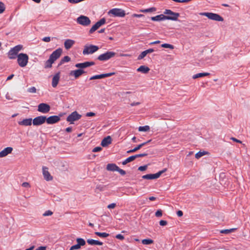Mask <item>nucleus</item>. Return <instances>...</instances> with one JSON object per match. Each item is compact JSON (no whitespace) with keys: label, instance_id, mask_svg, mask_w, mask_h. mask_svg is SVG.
Wrapping results in <instances>:
<instances>
[{"label":"nucleus","instance_id":"f257e3e1","mask_svg":"<svg viewBox=\"0 0 250 250\" xmlns=\"http://www.w3.org/2000/svg\"><path fill=\"white\" fill-rule=\"evenodd\" d=\"M62 53V49L61 48H59L50 55L48 60H47L44 63V68H49L52 67V64L59 59L61 56Z\"/></svg>","mask_w":250,"mask_h":250},{"label":"nucleus","instance_id":"f03ea898","mask_svg":"<svg viewBox=\"0 0 250 250\" xmlns=\"http://www.w3.org/2000/svg\"><path fill=\"white\" fill-rule=\"evenodd\" d=\"M99 48L98 46L92 44H86L84 46L83 50V54L87 55L93 54L99 50Z\"/></svg>","mask_w":250,"mask_h":250},{"label":"nucleus","instance_id":"7ed1b4c3","mask_svg":"<svg viewBox=\"0 0 250 250\" xmlns=\"http://www.w3.org/2000/svg\"><path fill=\"white\" fill-rule=\"evenodd\" d=\"M29 57L26 54L20 53L17 56V62L20 66L25 67L28 62Z\"/></svg>","mask_w":250,"mask_h":250},{"label":"nucleus","instance_id":"20e7f679","mask_svg":"<svg viewBox=\"0 0 250 250\" xmlns=\"http://www.w3.org/2000/svg\"><path fill=\"white\" fill-rule=\"evenodd\" d=\"M22 45H18L11 48L8 52V56L10 59H14L18 56V54L22 49Z\"/></svg>","mask_w":250,"mask_h":250},{"label":"nucleus","instance_id":"39448f33","mask_svg":"<svg viewBox=\"0 0 250 250\" xmlns=\"http://www.w3.org/2000/svg\"><path fill=\"white\" fill-rule=\"evenodd\" d=\"M199 14L202 16H205L208 17L209 19L215 21H222L224 20L223 18L221 16L215 13L210 12H203L200 13Z\"/></svg>","mask_w":250,"mask_h":250},{"label":"nucleus","instance_id":"423d86ee","mask_svg":"<svg viewBox=\"0 0 250 250\" xmlns=\"http://www.w3.org/2000/svg\"><path fill=\"white\" fill-rule=\"evenodd\" d=\"M116 53L113 51H107L103 54L100 55L97 59L100 61H106L114 57Z\"/></svg>","mask_w":250,"mask_h":250},{"label":"nucleus","instance_id":"0eeeda50","mask_svg":"<svg viewBox=\"0 0 250 250\" xmlns=\"http://www.w3.org/2000/svg\"><path fill=\"white\" fill-rule=\"evenodd\" d=\"M108 15L117 17H124L125 15V12L124 10L116 8L110 10L108 11Z\"/></svg>","mask_w":250,"mask_h":250},{"label":"nucleus","instance_id":"6e6552de","mask_svg":"<svg viewBox=\"0 0 250 250\" xmlns=\"http://www.w3.org/2000/svg\"><path fill=\"white\" fill-rule=\"evenodd\" d=\"M165 15L166 20H169L172 21L177 20L178 17L180 16V14L178 13H175L169 9H166L164 12Z\"/></svg>","mask_w":250,"mask_h":250},{"label":"nucleus","instance_id":"1a4fd4ad","mask_svg":"<svg viewBox=\"0 0 250 250\" xmlns=\"http://www.w3.org/2000/svg\"><path fill=\"white\" fill-rule=\"evenodd\" d=\"M77 22L84 26H87L91 23L89 18L85 16L81 15L76 20Z\"/></svg>","mask_w":250,"mask_h":250},{"label":"nucleus","instance_id":"9d476101","mask_svg":"<svg viewBox=\"0 0 250 250\" xmlns=\"http://www.w3.org/2000/svg\"><path fill=\"white\" fill-rule=\"evenodd\" d=\"M82 115L79 114L77 111L72 112L66 119V121L70 124H74V122L81 119Z\"/></svg>","mask_w":250,"mask_h":250},{"label":"nucleus","instance_id":"9b49d317","mask_svg":"<svg viewBox=\"0 0 250 250\" xmlns=\"http://www.w3.org/2000/svg\"><path fill=\"white\" fill-rule=\"evenodd\" d=\"M167 171V169L165 168L161 171H159L158 172L155 173V174H146L145 175H143L142 176V178L144 179H147V180H152V179H155L158 178L161 175Z\"/></svg>","mask_w":250,"mask_h":250},{"label":"nucleus","instance_id":"f8f14e48","mask_svg":"<svg viewBox=\"0 0 250 250\" xmlns=\"http://www.w3.org/2000/svg\"><path fill=\"white\" fill-rule=\"evenodd\" d=\"M106 21L104 18L101 19L99 21H97L89 30V33L92 34L96 30H97L100 27L105 23Z\"/></svg>","mask_w":250,"mask_h":250},{"label":"nucleus","instance_id":"ddd939ff","mask_svg":"<svg viewBox=\"0 0 250 250\" xmlns=\"http://www.w3.org/2000/svg\"><path fill=\"white\" fill-rule=\"evenodd\" d=\"M50 110V106L49 104L45 103H41L38 105V111L43 113H48Z\"/></svg>","mask_w":250,"mask_h":250},{"label":"nucleus","instance_id":"4468645a","mask_svg":"<svg viewBox=\"0 0 250 250\" xmlns=\"http://www.w3.org/2000/svg\"><path fill=\"white\" fill-rule=\"evenodd\" d=\"M95 62H85L82 63H78L75 64V67L79 69H83V68L94 65Z\"/></svg>","mask_w":250,"mask_h":250},{"label":"nucleus","instance_id":"2eb2a0df","mask_svg":"<svg viewBox=\"0 0 250 250\" xmlns=\"http://www.w3.org/2000/svg\"><path fill=\"white\" fill-rule=\"evenodd\" d=\"M46 120L45 116H38L33 120V125H40L44 124Z\"/></svg>","mask_w":250,"mask_h":250},{"label":"nucleus","instance_id":"dca6fc26","mask_svg":"<svg viewBox=\"0 0 250 250\" xmlns=\"http://www.w3.org/2000/svg\"><path fill=\"white\" fill-rule=\"evenodd\" d=\"M60 120V116L54 115L46 118V122L48 124H54L58 123Z\"/></svg>","mask_w":250,"mask_h":250},{"label":"nucleus","instance_id":"f3484780","mask_svg":"<svg viewBox=\"0 0 250 250\" xmlns=\"http://www.w3.org/2000/svg\"><path fill=\"white\" fill-rule=\"evenodd\" d=\"M115 74V72H111L108 73L102 74L100 75H94L90 78V80L100 79L104 78L106 77H110L112 75H114Z\"/></svg>","mask_w":250,"mask_h":250},{"label":"nucleus","instance_id":"a211bd4d","mask_svg":"<svg viewBox=\"0 0 250 250\" xmlns=\"http://www.w3.org/2000/svg\"><path fill=\"white\" fill-rule=\"evenodd\" d=\"M84 73H85V72L83 69H78L71 71L70 75L74 76L75 79H77Z\"/></svg>","mask_w":250,"mask_h":250},{"label":"nucleus","instance_id":"6ab92c4d","mask_svg":"<svg viewBox=\"0 0 250 250\" xmlns=\"http://www.w3.org/2000/svg\"><path fill=\"white\" fill-rule=\"evenodd\" d=\"M42 173L44 178L47 181H51L53 179L52 176L50 175L48 170V168L45 167H42Z\"/></svg>","mask_w":250,"mask_h":250},{"label":"nucleus","instance_id":"aec40b11","mask_svg":"<svg viewBox=\"0 0 250 250\" xmlns=\"http://www.w3.org/2000/svg\"><path fill=\"white\" fill-rule=\"evenodd\" d=\"M13 148L12 147H7L0 151V158H3L7 156L9 154L12 153Z\"/></svg>","mask_w":250,"mask_h":250},{"label":"nucleus","instance_id":"412c9836","mask_svg":"<svg viewBox=\"0 0 250 250\" xmlns=\"http://www.w3.org/2000/svg\"><path fill=\"white\" fill-rule=\"evenodd\" d=\"M75 43V41L71 39H67L64 41V46L66 50H68L73 46Z\"/></svg>","mask_w":250,"mask_h":250},{"label":"nucleus","instance_id":"4be33fe9","mask_svg":"<svg viewBox=\"0 0 250 250\" xmlns=\"http://www.w3.org/2000/svg\"><path fill=\"white\" fill-rule=\"evenodd\" d=\"M60 76L59 73L56 74L53 76V79H52V86L53 87H56L57 86V85H58V83L60 80Z\"/></svg>","mask_w":250,"mask_h":250},{"label":"nucleus","instance_id":"5701e85b","mask_svg":"<svg viewBox=\"0 0 250 250\" xmlns=\"http://www.w3.org/2000/svg\"><path fill=\"white\" fill-rule=\"evenodd\" d=\"M111 138L110 136H108L104 138L101 142V145L103 147H105L107 146L108 145L111 143Z\"/></svg>","mask_w":250,"mask_h":250},{"label":"nucleus","instance_id":"b1692460","mask_svg":"<svg viewBox=\"0 0 250 250\" xmlns=\"http://www.w3.org/2000/svg\"><path fill=\"white\" fill-rule=\"evenodd\" d=\"M118 167L115 164H108L106 166V169L108 171H117Z\"/></svg>","mask_w":250,"mask_h":250},{"label":"nucleus","instance_id":"393cba45","mask_svg":"<svg viewBox=\"0 0 250 250\" xmlns=\"http://www.w3.org/2000/svg\"><path fill=\"white\" fill-rule=\"evenodd\" d=\"M151 19L153 21H160L166 20L165 15L163 14H161L159 15H157L155 17H152L151 18Z\"/></svg>","mask_w":250,"mask_h":250},{"label":"nucleus","instance_id":"a878e982","mask_svg":"<svg viewBox=\"0 0 250 250\" xmlns=\"http://www.w3.org/2000/svg\"><path fill=\"white\" fill-rule=\"evenodd\" d=\"M87 243L90 245H100L102 246L103 244V243L98 240H95L93 239H88L87 240Z\"/></svg>","mask_w":250,"mask_h":250},{"label":"nucleus","instance_id":"bb28decb","mask_svg":"<svg viewBox=\"0 0 250 250\" xmlns=\"http://www.w3.org/2000/svg\"><path fill=\"white\" fill-rule=\"evenodd\" d=\"M149 70V68L147 66L141 65L137 69V71L138 72H141L143 73L146 74L148 72Z\"/></svg>","mask_w":250,"mask_h":250},{"label":"nucleus","instance_id":"cd10ccee","mask_svg":"<svg viewBox=\"0 0 250 250\" xmlns=\"http://www.w3.org/2000/svg\"><path fill=\"white\" fill-rule=\"evenodd\" d=\"M210 74L208 72H204V73H199L196 74H195L192 76V78L193 79H196L199 78H201L205 76H209Z\"/></svg>","mask_w":250,"mask_h":250},{"label":"nucleus","instance_id":"c85d7f7f","mask_svg":"<svg viewBox=\"0 0 250 250\" xmlns=\"http://www.w3.org/2000/svg\"><path fill=\"white\" fill-rule=\"evenodd\" d=\"M32 119H24L21 122H19V124L20 125H32Z\"/></svg>","mask_w":250,"mask_h":250},{"label":"nucleus","instance_id":"c756f323","mask_svg":"<svg viewBox=\"0 0 250 250\" xmlns=\"http://www.w3.org/2000/svg\"><path fill=\"white\" fill-rule=\"evenodd\" d=\"M135 159V157L134 155L128 157L127 159H126L125 161H124L122 162V164L123 165H125L127 164V163L134 161Z\"/></svg>","mask_w":250,"mask_h":250},{"label":"nucleus","instance_id":"7c9ffc66","mask_svg":"<svg viewBox=\"0 0 250 250\" xmlns=\"http://www.w3.org/2000/svg\"><path fill=\"white\" fill-rule=\"evenodd\" d=\"M76 242L77 243V244L79 245L80 247L81 246H83L85 245V240L81 238H78L76 239Z\"/></svg>","mask_w":250,"mask_h":250},{"label":"nucleus","instance_id":"2f4dec72","mask_svg":"<svg viewBox=\"0 0 250 250\" xmlns=\"http://www.w3.org/2000/svg\"><path fill=\"white\" fill-rule=\"evenodd\" d=\"M70 58L69 56H64L63 58L61 60L59 66L62 65L64 62H68L70 61Z\"/></svg>","mask_w":250,"mask_h":250},{"label":"nucleus","instance_id":"473e14b6","mask_svg":"<svg viewBox=\"0 0 250 250\" xmlns=\"http://www.w3.org/2000/svg\"><path fill=\"white\" fill-rule=\"evenodd\" d=\"M95 234L97 236L103 237V238H105L109 236V234L107 233L106 232H95Z\"/></svg>","mask_w":250,"mask_h":250},{"label":"nucleus","instance_id":"72a5a7b5","mask_svg":"<svg viewBox=\"0 0 250 250\" xmlns=\"http://www.w3.org/2000/svg\"><path fill=\"white\" fill-rule=\"evenodd\" d=\"M144 245H150L153 243V240L150 239H145L142 241Z\"/></svg>","mask_w":250,"mask_h":250},{"label":"nucleus","instance_id":"f704fd0d","mask_svg":"<svg viewBox=\"0 0 250 250\" xmlns=\"http://www.w3.org/2000/svg\"><path fill=\"white\" fill-rule=\"evenodd\" d=\"M206 154H207V152L206 151H199L195 154V157L196 159H199Z\"/></svg>","mask_w":250,"mask_h":250},{"label":"nucleus","instance_id":"c9c22d12","mask_svg":"<svg viewBox=\"0 0 250 250\" xmlns=\"http://www.w3.org/2000/svg\"><path fill=\"white\" fill-rule=\"evenodd\" d=\"M235 229H223L220 231V232L222 233L228 234L233 232Z\"/></svg>","mask_w":250,"mask_h":250},{"label":"nucleus","instance_id":"e433bc0d","mask_svg":"<svg viewBox=\"0 0 250 250\" xmlns=\"http://www.w3.org/2000/svg\"><path fill=\"white\" fill-rule=\"evenodd\" d=\"M138 130L139 131H147L149 130V126H140Z\"/></svg>","mask_w":250,"mask_h":250},{"label":"nucleus","instance_id":"4c0bfd02","mask_svg":"<svg viewBox=\"0 0 250 250\" xmlns=\"http://www.w3.org/2000/svg\"><path fill=\"white\" fill-rule=\"evenodd\" d=\"M161 46L164 48H169L171 49H173L174 48V46L168 43L162 44Z\"/></svg>","mask_w":250,"mask_h":250},{"label":"nucleus","instance_id":"58836bf2","mask_svg":"<svg viewBox=\"0 0 250 250\" xmlns=\"http://www.w3.org/2000/svg\"><path fill=\"white\" fill-rule=\"evenodd\" d=\"M27 91L29 93H35L37 91V89L35 87L32 86L27 89Z\"/></svg>","mask_w":250,"mask_h":250},{"label":"nucleus","instance_id":"ea45409f","mask_svg":"<svg viewBox=\"0 0 250 250\" xmlns=\"http://www.w3.org/2000/svg\"><path fill=\"white\" fill-rule=\"evenodd\" d=\"M140 149V146H139V145H138L136 147H135L134 148H133V149H131V150L127 151V153H133V152H136V151L139 150Z\"/></svg>","mask_w":250,"mask_h":250},{"label":"nucleus","instance_id":"a19ab883","mask_svg":"<svg viewBox=\"0 0 250 250\" xmlns=\"http://www.w3.org/2000/svg\"><path fill=\"white\" fill-rule=\"evenodd\" d=\"M146 55L145 51H143L138 56V60H140L143 59Z\"/></svg>","mask_w":250,"mask_h":250},{"label":"nucleus","instance_id":"79ce46f5","mask_svg":"<svg viewBox=\"0 0 250 250\" xmlns=\"http://www.w3.org/2000/svg\"><path fill=\"white\" fill-rule=\"evenodd\" d=\"M53 214V212L51 210H47L42 215L43 216H51Z\"/></svg>","mask_w":250,"mask_h":250},{"label":"nucleus","instance_id":"37998d69","mask_svg":"<svg viewBox=\"0 0 250 250\" xmlns=\"http://www.w3.org/2000/svg\"><path fill=\"white\" fill-rule=\"evenodd\" d=\"M155 216L157 217H160L162 216V211L161 209H158L155 212Z\"/></svg>","mask_w":250,"mask_h":250},{"label":"nucleus","instance_id":"c03bdc74","mask_svg":"<svg viewBox=\"0 0 250 250\" xmlns=\"http://www.w3.org/2000/svg\"><path fill=\"white\" fill-rule=\"evenodd\" d=\"M5 10V7L4 4L0 2V14L2 13Z\"/></svg>","mask_w":250,"mask_h":250},{"label":"nucleus","instance_id":"a18cd8bd","mask_svg":"<svg viewBox=\"0 0 250 250\" xmlns=\"http://www.w3.org/2000/svg\"><path fill=\"white\" fill-rule=\"evenodd\" d=\"M81 247L78 244H76L71 247L69 250H78Z\"/></svg>","mask_w":250,"mask_h":250},{"label":"nucleus","instance_id":"49530a36","mask_svg":"<svg viewBox=\"0 0 250 250\" xmlns=\"http://www.w3.org/2000/svg\"><path fill=\"white\" fill-rule=\"evenodd\" d=\"M117 171L119 172L120 173V174L122 175H124L126 174V172L125 170L120 168L119 167L117 170Z\"/></svg>","mask_w":250,"mask_h":250},{"label":"nucleus","instance_id":"de8ad7c7","mask_svg":"<svg viewBox=\"0 0 250 250\" xmlns=\"http://www.w3.org/2000/svg\"><path fill=\"white\" fill-rule=\"evenodd\" d=\"M147 154L146 153H142V154H136L134 155V156L135 157V159H136L139 157L146 156H147Z\"/></svg>","mask_w":250,"mask_h":250},{"label":"nucleus","instance_id":"09e8293b","mask_svg":"<svg viewBox=\"0 0 250 250\" xmlns=\"http://www.w3.org/2000/svg\"><path fill=\"white\" fill-rule=\"evenodd\" d=\"M102 149V147L100 146H97L93 148L92 151L94 152H99Z\"/></svg>","mask_w":250,"mask_h":250},{"label":"nucleus","instance_id":"8fccbe9b","mask_svg":"<svg viewBox=\"0 0 250 250\" xmlns=\"http://www.w3.org/2000/svg\"><path fill=\"white\" fill-rule=\"evenodd\" d=\"M147 168V166H140L138 168V170L140 171H144L146 170Z\"/></svg>","mask_w":250,"mask_h":250},{"label":"nucleus","instance_id":"3c124183","mask_svg":"<svg viewBox=\"0 0 250 250\" xmlns=\"http://www.w3.org/2000/svg\"><path fill=\"white\" fill-rule=\"evenodd\" d=\"M159 224L161 226H166L167 225V221H165V220H161L160 222H159Z\"/></svg>","mask_w":250,"mask_h":250},{"label":"nucleus","instance_id":"603ef678","mask_svg":"<svg viewBox=\"0 0 250 250\" xmlns=\"http://www.w3.org/2000/svg\"><path fill=\"white\" fill-rule=\"evenodd\" d=\"M116 238L117 239L122 240L124 239V236L121 234H118L116 235Z\"/></svg>","mask_w":250,"mask_h":250},{"label":"nucleus","instance_id":"864d4df0","mask_svg":"<svg viewBox=\"0 0 250 250\" xmlns=\"http://www.w3.org/2000/svg\"><path fill=\"white\" fill-rule=\"evenodd\" d=\"M115 203H112L107 206V208L109 209L114 208L116 207Z\"/></svg>","mask_w":250,"mask_h":250},{"label":"nucleus","instance_id":"5fc2aeb1","mask_svg":"<svg viewBox=\"0 0 250 250\" xmlns=\"http://www.w3.org/2000/svg\"><path fill=\"white\" fill-rule=\"evenodd\" d=\"M21 186L23 187H24V188H30V185L28 183V182H23Z\"/></svg>","mask_w":250,"mask_h":250},{"label":"nucleus","instance_id":"6e6d98bb","mask_svg":"<svg viewBox=\"0 0 250 250\" xmlns=\"http://www.w3.org/2000/svg\"><path fill=\"white\" fill-rule=\"evenodd\" d=\"M42 41L45 42H49L50 41V37H45L42 39Z\"/></svg>","mask_w":250,"mask_h":250},{"label":"nucleus","instance_id":"4d7b16f0","mask_svg":"<svg viewBox=\"0 0 250 250\" xmlns=\"http://www.w3.org/2000/svg\"><path fill=\"white\" fill-rule=\"evenodd\" d=\"M35 250H46V247L41 246V247H38Z\"/></svg>","mask_w":250,"mask_h":250},{"label":"nucleus","instance_id":"13d9d810","mask_svg":"<svg viewBox=\"0 0 250 250\" xmlns=\"http://www.w3.org/2000/svg\"><path fill=\"white\" fill-rule=\"evenodd\" d=\"M145 51H146V54H147L148 53H151L154 52V50L152 48H150V49L145 50Z\"/></svg>","mask_w":250,"mask_h":250},{"label":"nucleus","instance_id":"bf43d9fd","mask_svg":"<svg viewBox=\"0 0 250 250\" xmlns=\"http://www.w3.org/2000/svg\"><path fill=\"white\" fill-rule=\"evenodd\" d=\"M231 140H233V141L234 142H236L237 143H242V142L239 140H238L237 139H236L235 138H234V137H231L230 138Z\"/></svg>","mask_w":250,"mask_h":250},{"label":"nucleus","instance_id":"052dcab7","mask_svg":"<svg viewBox=\"0 0 250 250\" xmlns=\"http://www.w3.org/2000/svg\"><path fill=\"white\" fill-rule=\"evenodd\" d=\"M177 215L179 216V217H181L183 216V211H181V210H178L177 212Z\"/></svg>","mask_w":250,"mask_h":250},{"label":"nucleus","instance_id":"680f3d73","mask_svg":"<svg viewBox=\"0 0 250 250\" xmlns=\"http://www.w3.org/2000/svg\"><path fill=\"white\" fill-rule=\"evenodd\" d=\"M95 115V114L93 112H88L86 114V116L87 117L93 116Z\"/></svg>","mask_w":250,"mask_h":250},{"label":"nucleus","instance_id":"e2e57ef3","mask_svg":"<svg viewBox=\"0 0 250 250\" xmlns=\"http://www.w3.org/2000/svg\"><path fill=\"white\" fill-rule=\"evenodd\" d=\"M156 11V8L155 7H151L150 8H148V12H152Z\"/></svg>","mask_w":250,"mask_h":250},{"label":"nucleus","instance_id":"0e129e2a","mask_svg":"<svg viewBox=\"0 0 250 250\" xmlns=\"http://www.w3.org/2000/svg\"><path fill=\"white\" fill-rule=\"evenodd\" d=\"M160 42H161L160 41H156L150 42L149 43V45H153V44H158V43H160Z\"/></svg>","mask_w":250,"mask_h":250},{"label":"nucleus","instance_id":"69168bd1","mask_svg":"<svg viewBox=\"0 0 250 250\" xmlns=\"http://www.w3.org/2000/svg\"><path fill=\"white\" fill-rule=\"evenodd\" d=\"M142 16H143V15H142V14H134L132 15V17H137V18H139V17H142Z\"/></svg>","mask_w":250,"mask_h":250},{"label":"nucleus","instance_id":"338daca9","mask_svg":"<svg viewBox=\"0 0 250 250\" xmlns=\"http://www.w3.org/2000/svg\"><path fill=\"white\" fill-rule=\"evenodd\" d=\"M14 76V74H11L10 75V76H9L7 78V79L6 80L7 81H9V80H11L13 77Z\"/></svg>","mask_w":250,"mask_h":250},{"label":"nucleus","instance_id":"774afa93","mask_svg":"<svg viewBox=\"0 0 250 250\" xmlns=\"http://www.w3.org/2000/svg\"><path fill=\"white\" fill-rule=\"evenodd\" d=\"M139 104H140V103H139V102H136V103L133 102L131 104V106H133L139 105Z\"/></svg>","mask_w":250,"mask_h":250}]
</instances>
